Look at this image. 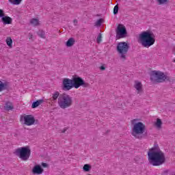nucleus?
Returning <instances> with one entry per match:
<instances>
[{"label": "nucleus", "mask_w": 175, "mask_h": 175, "mask_svg": "<svg viewBox=\"0 0 175 175\" xmlns=\"http://www.w3.org/2000/svg\"><path fill=\"white\" fill-rule=\"evenodd\" d=\"M148 161L152 166H161L163 165L166 159L165 158V153L157 146L151 148L148 152Z\"/></svg>", "instance_id": "1"}, {"label": "nucleus", "mask_w": 175, "mask_h": 175, "mask_svg": "<svg viewBox=\"0 0 175 175\" xmlns=\"http://www.w3.org/2000/svg\"><path fill=\"white\" fill-rule=\"evenodd\" d=\"M136 121H137V119H134L131 121L133 125L131 135L135 139L142 140V139H144V137H147L148 133L146 129V124H143L142 122H136Z\"/></svg>", "instance_id": "2"}, {"label": "nucleus", "mask_w": 175, "mask_h": 175, "mask_svg": "<svg viewBox=\"0 0 175 175\" xmlns=\"http://www.w3.org/2000/svg\"><path fill=\"white\" fill-rule=\"evenodd\" d=\"M139 40L143 47H151L155 43V36L150 31H143L139 34Z\"/></svg>", "instance_id": "3"}, {"label": "nucleus", "mask_w": 175, "mask_h": 175, "mask_svg": "<svg viewBox=\"0 0 175 175\" xmlns=\"http://www.w3.org/2000/svg\"><path fill=\"white\" fill-rule=\"evenodd\" d=\"M57 103L61 109H68L73 105V98L69 94L63 93L58 98Z\"/></svg>", "instance_id": "4"}, {"label": "nucleus", "mask_w": 175, "mask_h": 175, "mask_svg": "<svg viewBox=\"0 0 175 175\" xmlns=\"http://www.w3.org/2000/svg\"><path fill=\"white\" fill-rule=\"evenodd\" d=\"M14 155L18 157L21 161H28L31 157V149L29 146H25L16 149L14 152Z\"/></svg>", "instance_id": "5"}, {"label": "nucleus", "mask_w": 175, "mask_h": 175, "mask_svg": "<svg viewBox=\"0 0 175 175\" xmlns=\"http://www.w3.org/2000/svg\"><path fill=\"white\" fill-rule=\"evenodd\" d=\"M129 44L125 42H118L116 46V51H118L120 59L125 61L126 59V54L129 51Z\"/></svg>", "instance_id": "6"}, {"label": "nucleus", "mask_w": 175, "mask_h": 175, "mask_svg": "<svg viewBox=\"0 0 175 175\" xmlns=\"http://www.w3.org/2000/svg\"><path fill=\"white\" fill-rule=\"evenodd\" d=\"M74 88H80V87H83V88H88L90 87V83L85 82L83 78L79 77V75H74L71 79Z\"/></svg>", "instance_id": "7"}, {"label": "nucleus", "mask_w": 175, "mask_h": 175, "mask_svg": "<svg viewBox=\"0 0 175 175\" xmlns=\"http://www.w3.org/2000/svg\"><path fill=\"white\" fill-rule=\"evenodd\" d=\"M163 72L154 70L150 75V81L152 83H163Z\"/></svg>", "instance_id": "8"}, {"label": "nucleus", "mask_w": 175, "mask_h": 175, "mask_svg": "<svg viewBox=\"0 0 175 175\" xmlns=\"http://www.w3.org/2000/svg\"><path fill=\"white\" fill-rule=\"evenodd\" d=\"M116 39H122L126 38L128 31H126V27L122 24H119L116 29Z\"/></svg>", "instance_id": "9"}, {"label": "nucleus", "mask_w": 175, "mask_h": 175, "mask_svg": "<svg viewBox=\"0 0 175 175\" xmlns=\"http://www.w3.org/2000/svg\"><path fill=\"white\" fill-rule=\"evenodd\" d=\"M24 120V124L27 125V126H31V125L35 124V117L32 115H26L25 116H21V121Z\"/></svg>", "instance_id": "10"}, {"label": "nucleus", "mask_w": 175, "mask_h": 175, "mask_svg": "<svg viewBox=\"0 0 175 175\" xmlns=\"http://www.w3.org/2000/svg\"><path fill=\"white\" fill-rule=\"evenodd\" d=\"M72 88H75L72 79H69L68 78L64 79L63 80L62 90H64V91H69L72 90Z\"/></svg>", "instance_id": "11"}, {"label": "nucleus", "mask_w": 175, "mask_h": 175, "mask_svg": "<svg viewBox=\"0 0 175 175\" xmlns=\"http://www.w3.org/2000/svg\"><path fill=\"white\" fill-rule=\"evenodd\" d=\"M43 172H44V170L43 168H42V166H40V165H35L32 170V173L33 174H42Z\"/></svg>", "instance_id": "12"}, {"label": "nucleus", "mask_w": 175, "mask_h": 175, "mask_svg": "<svg viewBox=\"0 0 175 175\" xmlns=\"http://www.w3.org/2000/svg\"><path fill=\"white\" fill-rule=\"evenodd\" d=\"M135 83L134 88L137 90V94H142V92H143V85L142 82L135 81Z\"/></svg>", "instance_id": "13"}, {"label": "nucleus", "mask_w": 175, "mask_h": 175, "mask_svg": "<svg viewBox=\"0 0 175 175\" xmlns=\"http://www.w3.org/2000/svg\"><path fill=\"white\" fill-rule=\"evenodd\" d=\"M10 84L8 82H2L0 81V92L5 91V90H9Z\"/></svg>", "instance_id": "14"}, {"label": "nucleus", "mask_w": 175, "mask_h": 175, "mask_svg": "<svg viewBox=\"0 0 175 175\" xmlns=\"http://www.w3.org/2000/svg\"><path fill=\"white\" fill-rule=\"evenodd\" d=\"M1 21L4 24V25H6L12 24L13 19H12V18H10V16H4L1 18Z\"/></svg>", "instance_id": "15"}, {"label": "nucleus", "mask_w": 175, "mask_h": 175, "mask_svg": "<svg viewBox=\"0 0 175 175\" xmlns=\"http://www.w3.org/2000/svg\"><path fill=\"white\" fill-rule=\"evenodd\" d=\"M43 102H44V100H43V99L37 100L36 101L33 102V103L31 105V108L36 109V107H38V106H40V105H42V103H43Z\"/></svg>", "instance_id": "16"}, {"label": "nucleus", "mask_w": 175, "mask_h": 175, "mask_svg": "<svg viewBox=\"0 0 175 175\" xmlns=\"http://www.w3.org/2000/svg\"><path fill=\"white\" fill-rule=\"evenodd\" d=\"M76 43V40L73 38H70L68 41L66 42V46L67 47H72Z\"/></svg>", "instance_id": "17"}, {"label": "nucleus", "mask_w": 175, "mask_h": 175, "mask_svg": "<svg viewBox=\"0 0 175 175\" xmlns=\"http://www.w3.org/2000/svg\"><path fill=\"white\" fill-rule=\"evenodd\" d=\"M61 96V94H59V92H55L54 94H52V100L53 102H57V100L58 98Z\"/></svg>", "instance_id": "18"}, {"label": "nucleus", "mask_w": 175, "mask_h": 175, "mask_svg": "<svg viewBox=\"0 0 175 175\" xmlns=\"http://www.w3.org/2000/svg\"><path fill=\"white\" fill-rule=\"evenodd\" d=\"M5 109L8 111H9V110H13V104L10 101H8L5 103Z\"/></svg>", "instance_id": "19"}, {"label": "nucleus", "mask_w": 175, "mask_h": 175, "mask_svg": "<svg viewBox=\"0 0 175 175\" xmlns=\"http://www.w3.org/2000/svg\"><path fill=\"white\" fill-rule=\"evenodd\" d=\"M30 24L33 25V27H38V25H39V19L35 18L31 19Z\"/></svg>", "instance_id": "20"}, {"label": "nucleus", "mask_w": 175, "mask_h": 175, "mask_svg": "<svg viewBox=\"0 0 175 175\" xmlns=\"http://www.w3.org/2000/svg\"><path fill=\"white\" fill-rule=\"evenodd\" d=\"M5 42L7 45L10 46V49L13 47V40H12V38L8 37Z\"/></svg>", "instance_id": "21"}, {"label": "nucleus", "mask_w": 175, "mask_h": 175, "mask_svg": "<svg viewBox=\"0 0 175 175\" xmlns=\"http://www.w3.org/2000/svg\"><path fill=\"white\" fill-rule=\"evenodd\" d=\"M155 125L159 129H160V128H162V120L159 118H157Z\"/></svg>", "instance_id": "22"}, {"label": "nucleus", "mask_w": 175, "mask_h": 175, "mask_svg": "<svg viewBox=\"0 0 175 175\" xmlns=\"http://www.w3.org/2000/svg\"><path fill=\"white\" fill-rule=\"evenodd\" d=\"M83 172H90V170H91V169H92L91 165L85 164L83 165Z\"/></svg>", "instance_id": "23"}, {"label": "nucleus", "mask_w": 175, "mask_h": 175, "mask_svg": "<svg viewBox=\"0 0 175 175\" xmlns=\"http://www.w3.org/2000/svg\"><path fill=\"white\" fill-rule=\"evenodd\" d=\"M23 0H9V2L12 3V5H20Z\"/></svg>", "instance_id": "24"}, {"label": "nucleus", "mask_w": 175, "mask_h": 175, "mask_svg": "<svg viewBox=\"0 0 175 175\" xmlns=\"http://www.w3.org/2000/svg\"><path fill=\"white\" fill-rule=\"evenodd\" d=\"M38 36H40V38H42V39H44V38H46L44 36L45 35L44 31L42 30H39V31L38 32Z\"/></svg>", "instance_id": "25"}, {"label": "nucleus", "mask_w": 175, "mask_h": 175, "mask_svg": "<svg viewBox=\"0 0 175 175\" xmlns=\"http://www.w3.org/2000/svg\"><path fill=\"white\" fill-rule=\"evenodd\" d=\"M159 5H166L169 3V0H157Z\"/></svg>", "instance_id": "26"}, {"label": "nucleus", "mask_w": 175, "mask_h": 175, "mask_svg": "<svg viewBox=\"0 0 175 175\" xmlns=\"http://www.w3.org/2000/svg\"><path fill=\"white\" fill-rule=\"evenodd\" d=\"M102 23H103V19H102V18L98 19V20L95 23L96 27H100V25H102Z\"/></svg>", "instance_id": "27"}, {"label": "nucleus", "mask_w": 175, "mask_h": 175, "mask_svg": "<svg viewBox=\"0 0 175 175\" xmlns=\"http://www.w3.org/2000/svg\"><path fill=\"white\" fill-rule=\"evenodd\" d=\"M102 42V33H99L98 37H97V43L99 44Z\"/></svg>", "instance_id": "28"}, {"label": "nucleus", "mask_w": 175, "mask_h": 175, "mask_svg": "<svg viewBox=\"0 0 175 175\" xmlns=\"http://www.w3.org/2000/svg\"><path fill=\"white\" fill-rule=\"evenodd\" d=\"M118 14V5H115L113 8V14Z\"/></svg>", "instance_id": "29"}, {"label": "nucleus", "mask_w": 175, "mask_h": 175, "mask_svg": "<svg viewBox=\"0 0 175 175\" xmlns=\"http://www.w3.org/2000/svg\"><path fill=\"white\" fill-rule=\"evenodd\" d=\"M163 76H164L163 81H165V80H166L167 81H170V77L165 75V74H163Z\"/></svg>", "instance_id": "30"}, {"label": "nucleus", "mask_w": 175, "mask_h": 175, "mask_svg": "<svg viewBox=\"0 0 175 175\" xmlns=\"http://www.w3.org/2000/svg\"><path fill=\"white\" fill-rule=\"evenodd\" d=\"M5 16V13L3 12V10L0 9V17L3 18Z\"/></svg>", "instance_id": "31"}, {"label": "nucleus", "mask_w": 175, "mask_h": 175, "mask_svg": "<svg viewBox=\"0 0 175 175\" xmlns=\"http://www.w3.org/2000/svg\"><path fill=\"white\" fill-rule=\"evenodd\" d=\"M42 167H49V164H47L46 163H42Z\"/></svg>", "instance_id": "32"}, {"label": "nucleus", "mask_w": 175, "mask_h": 175, "mask_svg": "<svg viewBox=\"0 0 175 175\" xmlns=\"http://www.w3.org/2000/svg\"><path fill=\"white\" fill-rule=\"evenodd\" d=\"M29 39L33 40V35H32V33H29Z\"/></svg>", "instance_id": "33"}, {"label": "nucleus", "mask_w": 175, "mask_h": 175, "mask_svg": "<svg viewBox=\"0 0 175 175\" xmlns=\"http://www.w3.org/2000/svg\"><path fill=\"white\" fill-rule=\"evenodd\" d=\"M73 23H74V25L77 26L78 23L77 19H74Z\"/></svg>", "instance_id": "34"}, {"label": "nucleus", "mask_w": 175, "mask_h": 175, "mask_svg": "<svg viewBox=\"0 0 175 175\" xmlns=\"http://www.w3.org/2000/svg\"><path fill=\"white\" fill-rule=\"evenodd\" d=\"M100 70H106V67L105 66H101L100 67Z\"/></svg>", "instance_id": "35"}, {"label": "nucleus", "mask_w": 175, "mask_h": 175, "mask_svg": "<svg viewBox=\"0 0 175 175\" xmlns=\"http://www.w3.org/2000/svg\"><path fill=\"white\" fill-rule=\"evenodd\" d=\"M34 124H36V125H39V120H35V118H34Z\"/></svg>", "instance_id": "36"}, {"label": "nucleus", "mask_w": 175, "mask_h": 175, "mask_svg": "<svg viewBox=\"0 0 175 175\" xmlns=\"http://www.w3.org/2000/svg\"><path fill=\"white\" fill-rule=\"evenodd\" d=\"M66 131H68V128H64L62 131V133H65V132H66Z\"/></svg>", "instance_id": "37"}, {"label": "nucleus", "mask_w": 175, "mask_h": 175, "mask_svg": "<svg viewBox=\"0 0 175 175\" xmlns=\"http://www.w3.org/2000/svg\"><path fill=\"white\" fill-rule=\"evenodd\" d=\"M172 175H175V172H173V173H172Z\"/></svg>", "instance_id": "38"}, {"label": "nucleus", "mask_w": 175, "mask_h": 175, "mask_svg": "<svg viewBox=\"0 0 175 175\" xmlns=\"http://www.w3.org/2000/svg\"><path fill=\"white\" fill-rule=\"evenodd\" d=\"M174 62H175V60L174 61Z\"/></svg>", "instance_id": "39"}, {"label": "nucleus", "mask_w": 175, "mask_h": 175, "mask_svg": "<svg viewBox=\"0 0 175 175\" xmlns=\"http://www.w3.org/2000/svg\"><path fill=\"white\" fill-rule=\"evenodd\" d=\"M88 175H91V174H88Z\"/></svg>", "instance_id": "40"}]
</instances>
